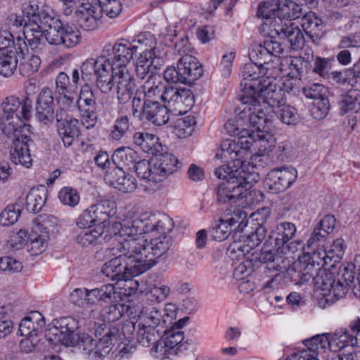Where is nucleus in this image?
Instances as JSON below:
<instances>
[{"label": "nucleus", "mask_w": 360, "mask_h": 360, "mask_svg": "<svg viewBox=\"0 0 360 360\" xmlns=\"http://www.w3.org/2000/svg\"><path fill=\"white\" fill-rule=\"evenodd\" d=\"M105 179L111 186L124 193L134 191L137 186L135 177L127 174L123 167H115L107 172Z\"/></svg>", "instance_id": "a878e982"}, {"label": "nucleus", "mask_w": 360, "mask_h": 360, "mask_svg": "<svg viewBox=\"0 0 360 360\" xmlns=\"http://www.w3.org/2000/svg\"><path fill=\"white\" fill-rule=\"evenodd\" d=\"M22 212L18 204L8 205L0 214V225L8 226L18 221Z\"/></svg>", "instance_id": "e2e57ef3"}, {"label": "nucleus", "mask_w": 360, "mask_h": 360, "mask_svg": "<svg viewBox=\"0 0 360 360\" xmlns=\"http://www.w3.org/2000/svg\"><path fill=\"white\" fill-rule=\"evenodd\" d=\"M241 102L240 109L241 112L236 120H229L224 124V129L226 132L233 136L238 138L242 137L243 135L248 136L249 131L252 128L251 123L249 122L248 116H245L243 102Z\"/></svg>", "instance_id": "e433bc0d"}, {"label": "nucleus", "mask_w": 360, "mask_h": 360, "mask_svg": "<svg viewBox=\"0 0 360 360\" xmlns=\"http://www.w3.org/2000/svg\"><path fill=\"white\" fill-rule=\"evenodd\" d=\"M31 127L18 129V132L13 134L5 135L8 138L12 139L10 145L9 157L11 161L14 165H21L22 166L30 168L32 165V158L29 149V142L31 141L30 135L31 134Z\"/></svg>", "instance_id": "4468645a"}, {"label": "nucleus", "mask_w": 360, "mask_h": 360, "mask_svg": "<svg viewBox=\"0 0 360 360\" xmlns=\"http://www.w3.org/2000/svg\"><path fill=\"white\" fill-rule=\"evenodd\" d=\"M244 113L248 116L252 127L249 134L245 136V139L250 142L249 149L253 148L255 150L269 155L276 146L274 135L264 129L266 124L271 120L260 107L256 108L255 110L250 109V112Z\"/></svg>", "instance_id": "1a4fd4ad"}, {"label": "nucleus", "mask_w": 360, "mask_h": 360, "mask_svg": "<svg viewBox=\"0 0 360 360\" xmlns=\"http://www.w3.org/2000/svg\"><path fill=\"white\" fill-rule=\"evenodd\" d=\"M275 114L281 122L288 125L295 124L299 120L297 110L285 103L276 110Z\"/></svg>", "instance_id": "338daca9"}, {"label": "nucleus", "mask_w": 360, "mask_h": 360, "mask_svg": "<svg viewBox=\"0 0 360 360\" xmlns=\"http://www.w3.org/2000/svg\"><path fill=\"white\" fill-rule=\"evenodd\" d=\"M269 162V155L257 150L251 155L247 163L243 160L240 170L237 172L246 181L248 186H252L259 180V172L268 165Z\"/></svg>", "instance_id": "6ab92c4d"}, {"label": "nucleus", "mask_w": 360, "mask_h": 360, "mask_svg": "<svg viewBox=\"0 0 360 360\" xmlns=\"http://www.w3.org/2000/svg\"><path fill=\"white\" fill-rule=\"evenodd\" d=\"M60 202L65 206L74 207L80 201L79 192L72 187L65 186L62 188L58 195Z\"/></svg>", "instance_id": "774afa93"}, {"label": "nucleus", "mask_w": 360, "mask_h": 360, "mask_svg": "<svg viewBox=\"0 0 360 360\" xmlns=\"http://www.w3.org/2000/svg\"><path fill=\"white\" fill-rule=\"evenodd\" d=\"M134 143L145 153L155 155L161 150V143L157 136L148 132H136L133 136Z\"/></svg>", "instance_id": "37998d69"}, {"label": "nucleus", "mask_w": 360, "mask_h": 360, "mask_svg": "<svg viewBox=\"0 0 360 360\" xmlns=\"http://www.w3.org/2000/svg\"><path fill=\"white\" fill-rule=\"evenodd\" d=\"M280 249L276 245L274 246L271 244L265 243L257 257L258 260L262 264H269V266L275 265L274 263L281 257Z\"/></svg>", "instance_id": "69168bd1"}, {"label": "nucleus", "mask_w": 360, "mask_h": 360, "mask_svg": "<svg viewBox=\"0 0 360 360\" xmlns=\"http://www.w3.org/2000/svg\"><path fill=\"white\" fill-rule=\"evenodd\" d=\"M274 32L277 36L283 34L289 41L293 50L302 49L304 44V37L297 25L293 22L287 23L274 27Z\"/></svg>", "instance_id": "72a5a7b5"}, {"label": "nucleus", "mask_w": 360, "mask_h": 360, "mask_svg": "<svg viewBox=\"0 0 360 360\" xmlns=\"http://www.w3.org/2000/svg\"><path fill=\"white\" fill-rule=\"evenodd\" d=\"M240 216L237 213L227 214L224 218L220 219L219 224L213 228L212 236L214 240L223 241L228 238L232 227L240 224Z\"/></svg>", "instance_id": "4c0bfd02"}, {"label": "nucleus", "mask_w": 360, "mask_h": 360, "mask_svg": "<svg viewBox=\"0 0 360 360\" xmlns=\"http://www.w3.org/2000/svg\"><path fill=\"white\" fill-rule=\"evenodd\" d=\"M174 221L162 213L144 214L136 217L135 213L120 214L112 223V233L117 237L127 238L122 245L123 251L136 258L143 272L158 262V259L168 251L172 244L169 233Z\"/></svg>", "instance_id": "f257e3e1"}, {"label": "nucleus", "mask_w": 360, "mask_h": 360, "mask_svg": "<svg viewBox=\"0 0 360 360\" xmlns=\"http://www.w3.org/2000/svg\"><path fill=\"white\" fill-rule=\"evenodd\" d=\"M32 112V101L27 97L22 100L15 96L6 98L1 104L0 129L4 135L18 132V129L31 127L28 121Z\"/></svg>", "instance_id": "423d86ee"}, {"label": "nucleus", "mask_w": 360, "mask_h": 360, "mask_svg": "<svg viewBox=\"0 0 360 360\" xmlns=\"http://www.w3.org/2000/svg\"><path fill=\"white\" fill-rule=\"evenodd\" d=\"M263 289H271L274 287L275 279L278 276L276 265L261 264L257 272Z\"/></svg>", "instance_id": "4d7b16f0"}, {"label": "nucleus", "mask_w": 360, "mask_h": 360, "mask_svg": "<svg viewBox=\"0 0 360 360\" xmlns=\"http://www.w3.org/2000/svg\"><path fill=\"white\" fill-rule=\"evenodd\" d=\"M154 160H141L135 163L134 169L140 179L148 181L159 182L156 178V169H154Z\"/></svg>", "instance_id": "6e6d98bb"}, {"label": "nucleus", "mask_w": 360, "mask_h": 360, "mask_svg": "<svg viewBox=\"0 0 360 360\" xmlns=\"http://www.w3.org/2000/svg\"><path fill=\"white\" fill-rule=\"evenodd\" d=\"M250 142L244 135L237 139L224 140L220 150L216 154L217 158L227 163H233V167H240L243 159L249 150Z\"/></svg>", "instance_id": "dca6fc26"}, {"label": "nucleus", "mask_w": 360, "mask_h": 360, "mask_svg": "<svg viewBox=\"0 0 360 360\" xmlns=\"http://www.w3.org/2000/svg\"><path fill=\"white\" fill-rule=\"evenodd\" d=\"M276 78L263 79V84L257 89L255 97L261 104V108L269 120L274 117L276 110L285 104V92L275 83Z\"/></svg>", "instance_id": "f8f14e48"}, {"label": "nucleus", "mask_w": 360, "mask_h": 360, "mask_svg": "<svg viewBox=\"0 0 360 360\" xmlns=\"http://www.w3.org/2000/svg\"><path fill=\"white\" fill-rule=\"evenodd\" d=\"M36 118L44 124L53 122L56 115L53 109V95L51 90L44 88L38 96L36 104Z\"/></svg>", "instance_id": "b1692460"}, {"label": "nucleus", "mask_w": 360, "mask_h": 360, "mask_svg": "<svg viewBox=\"0 0 360 360\" xmlns=\"http://www.w3.org/2000/svg\"><path fill=\"white\" fill-rule=\"evenodd\" d=\"M161 333L160 329L136 323V342L143 347H149L152 346V347H154L158 345Z\"/></svg>", "instance_id": "79ce46f5"}, {"label": "nucleus", "mask_w": 360, "mask_h": 360, "mask_svg": "<svg viewBox=\"0 0 360 360\" xmlns=\"http://www.w3.org/2000/svg\"><path fill=\"white\" fill-rule=\"evenodd\" d=\"M131 276L124 278L122 280L117 281L115 285L117 291V297L122 299L123 297H130L134 295L139 287L137 280L131 278Z\"/></svg>", "instance_id": "bf43d9fd"}, {"label": "nucleus", "mask_w": 360, "mask_h": 360, "mask_svg": "<svg viewBox=\"0 0 360 360\" xmlns=\"http://www.w3.org/2000/svg\"><path fill=\"white\" fill-rule=\"evenodd\" d=\"M319 253L314 252L312 255L309 253H304L299 257V261L297 268L300 273L301 279L307 281L311 278H314L318 272L321 270L319 262L315 259L319 257Z\"/></svg>", "instance_id": "473e14b6"}, {"label": "nucleus", "mask_w": 360, "mask_h": 360, "mask_svg": "<svg viewBox=\"0 0 360 360\" xmlns=\"http://www.w3.org/2000/svg\"><path fill=\"white\" fill-rule=\"evenodd\" d=\"M90 297L93 299L94 304L97 301L108 302L112 300H116L117 291L115 285L106 284L98 288L90 290Z\"/></svg>", "instance_id": "052dcab7"}, {"label": "nucleus", "mask_w": 360, "mask_h": 360, "mask_svg": "<svg viewBox=\"0 0 360 360\" xmlns=\"http://www.w3.org/2000/svg\"><path fill=\"white\" fill-rule=\"evenodd\" d=\"M162 101L179 114L186 113L193 105V96L187 88L166 86L162 95Z\"/></svg>", "instance_id": "f3484780"}, {"label": "nucleus", "mask_w": 360, "mask_h": 360, "mask_svg": "<svg viewBox=\"0 0 360 360\" xmlns=\"http://www.w3.org/2000/svg\"><path fill=\"white\" fill-rule=\"evenodd\" d=\"M195 119L192 115L179 118L175 122L174 132L179 138L191 136L194 130Z\"/></svg>", "instance_id": "680f3d73"}, {"label": "nucleus", "mask_w": 360, "mask_h": 360, "mask_svg": "<svg viewBox=\"0 0 360 360\" xmlns=\"http://www.w3.org/2000/svg\"><path fill=\"white\" fill-rule=\"evenodd\" d=\"M45 326L43 315L39 311L30 312L19 323V332L21 335H37L42 333Z\"/></svg>", "instance_id": "c756f323"}, {"label": "nucleus", "mask_w": 360, "mask_h": 360, "mask_svg": "<svg viewBox=\"0 0 360 360\" xmlns=\"http://www.w3.org/2000/svg\"><path fill=\"white\" fill-rule=\"evenodd\" d=\"M22 11L29 19L24 26L23 37L32 49H37L43 39V28L39 24L51 22L53 10L46 0H27L22 4Z\"/></svg>", "instance_id": "0eeeda50"}, {"label": "nucleus", "mask_w": 360, "mask_h": 360, "mask_svg": "<svg viewBox=\"0 0 360 360\" xmlns=\"http://www.w3.org/2000/svg\"><path fill=\"white\" fill-rule=\"evenodd\" d=\"M167 319L168 318H164L162 309L156 307H147L143 308L140 311L136 323L145 325L146 326H150L155 329H159L162 324H167Z\"/></svg>", "instance_id": "58836bf2"}, {"label": "nucleus", "mask_w": 360, "mask_h": 360, "mask_svg": "<svg viewBox=\"0 0 360 360\" xmlns=\"http://www.w3.org/2000/svg\"><path fill=\"white\" fill-rule=\"evenodd\" d=\"M22 49L15 48L0 49V74L4 77L11 76L17 68L19 56Z\"/></svg>", "instance_id": "7c9ffc66"}, {"label": "nucleus", "mask_w": 360, "mask_h": 360, "mask_svg": "<svg viewBox=\"0 0 360 360\" xmlns=\"http://www.w3.org/2000/svg\"><path fill=\"white\" fill-rule=\"evenodd\" d=\"M144 119L156 126L165 125L169 120L168 107L159 102H151L146 105L143 116Z\"/></svg>", "instance_id": "c9c22d12"}, {"label": "nucleus", "mask_w": 360, "mask_h": 360, "mask_svg": "<svg viewBox=\"0 0 360 360\" xmlns=\"http://www.w3.org/2000/svg\"><path fill=\"white\" fill-rule=\"evenodd\" d=\"M266 70L257 63L252 62L245 64L241 73L243 79L240 82L241 94L240 101L243 102L244 110L246 113L250 109L255 110L261 107L260 103L255 97L257 89L263 84V79L276 78V77H268Z\"/></svg>", "instance_id": "9d476101"}, {"label": "nucleus", "mask_w": 360, "mask_h": 360, "mask_svg": "<svg viewBox=\"0 0 360 360\" xmlns=\"http://www.w3.org/2000/svg\"><path fill=\"white\" fill-rule=\"evenodd\" d=\"M43 25L48 26L49 30H43V39L39 43L38 46L45 41L52 45L63 46V22L61 20L58 18L53 17L51 22L44 23Z\"/></svg>", "instance_id": "a18cd8bd"}, {"label": "nucleus", "mask_w": 360, "mask_h": 360, "mask_svg": "<svg viewBox=\"0 0 360 360\" xmlns=\"http://www.w3.org/2000/svg\"><path fill=\"white\" fill-rule=\"evenodd\" d=\"M181 83L192 84L203 75V69L195 56L181 57L178 60Z\"/></svg>", "instance_id": "4be33fe9"}, {"label": "nucleus", "mask_w": 360, "mask_h": 360, "mask_svg": "<svg viewBox=\"0 0 360 360\" xmlns=\"http://www.w3.org/2000/svg\"><path fill=\"white\" fill-rule=\"evenodd\" d=\"M82 80L91 81L94 75L96 77V86L105 94L111 93L114 88L113 68L108 59L102 54L96 58H89L80 67Z\"/></svg>", "instance_id": "9b49d317"}, {"label": "nucleus", "mask_w": 360, "mask_h": 360, "mask_svg": "<svg viewBox=\"0 0 360 360\" xmlns=\"http://www.w3.org/2000/svg\"><path fill=\"white\" fill-rule=\"evenodd\" d=\"M302 27L306 34L311 39L321 36L323 29V22L315 13L309 12L302 18Z\"/></svg>", "instance_id": "09e8293b"}, {"label": "nucleus", "mask_w": 360, "mask_h": 360, "mask_svg": "<svg viewBox=\"0 0 360 360\" xmlns=\"http://www.w3.org/2000/svg\"><path fill=\"white\" fill-rule=\"evenodd\" d=\"M304 345L314 354H321L326 349L340 350L348 346H360V321L352 323L350 330L340 329L333 334L316 335L303 341Z\"/></svg>", "instance_id": "39448f33"}, {"label": "nucleus", "mask_w": 360, "mask_h": 360, "mask_svg": "<svg viewBox=\"0 0 360 360\" xmlns=\"http://www.w3.org/2000/svg\"><path fill=\"white\" fill-rule=\"evenodd\" d=\"M276 65L279 70L274 72L276 77L281 74L283 77L294 79L307 70L309 67V58L305 60L302 56H295L284 59L281 62L276 59Z\"/></svg>", "instance_id": "5701e85b"}, {"label": "nucleus", "mask_w": 360, "mask_h": 360, "mask_svg": "<svg viewBox=\"0 0 360 360\" xmlns=\"http://www.w3.org/2000/svg\"><path fill=\"white\" fill-rule=\"evenodd\" d=\"M129 310V305L123 303H116L103 309L101 315L105 323H110L118 321Z\"/></svg>", "instance_id": "13d9d810"}, {"label": "nucleus", "mask_w": 360, "mask_h": 360, "mask_svg": "<svg viewBox=\"0 0 360 360\" xmlns=\"http://www.w3.org/2000/svg\"><path fill=\"white\" fill-rule=\"evenodd\" d=\"M111 225L109 231L105 230V226L96 224L94 227L82 229L76 236V241L82 247L98 245L109 242L114 237Z\"/></svg>", "instance_id": "412c9836"}, {"label": "nucleus", "mask_w": 360, "mask_h": 360, "mask_svg": "<svg viewBox=\"0 0 360 360\" xmlns=\"http://www.w3.org/2000/svg\"><path fill=\"white\" fill-rule=\"evenodd\" d=\"M25 50H22V56H19V71L22 76L30 77L38 71L41 65V59L37 56L25 53Z\"/></svg>", "instance_id": "8fccbe9b"}, {"label": "nucleus", "mask_w": 360, "mask_h": 360, "mask_svg": "<svg viewBox=\"0 0 360 360\" xmlns=\"http://www.w3.org/2000/svg\"><path fill=\"white\" fill-rule=\"evenodd\" d=\"M56 100L58 109L56 113L57 121L63 120V117H68V112H76L78 111V100L76 91L56 95Z\"/></svg>", "instance_id": "2f4dec72"}, {"label": "nucleus", "mask_w": 360, "mask_h": 360, "mask_svg": "<svg viewBox=\"0 0 360 360\" xmlns=\"http://www.w3.org/2000/svg\"><path fill=\"white\" fill-rule=\"evenodd\" d=\"M153 160L154 167H155L154 169H156L155 175L159 182L182 167V163L172 153H162Z\"/></svg>", "instance_id": "cd10ccee"}, {"label": "nucleus", "mask_w": 360, "mask_h": 360, "mask_svg": "<svg viewBox=\"0 0 360 360\" xmlns=\"http://www.w3.org/2000/svg\"><path fill=\"white\" fill-rule=\"evenodd\" d=\"M78 322L72 317H62L55 321L53 326L46 331L45 336L53 342H60L66 346L79 345L81 348L82 336L84 333H76Z\"/></svg>", "instance_id": "ddd939ff"}, {"label": "nucleus", "mask_w": 360, "mask_h": 360, "mask_svg": "<svg viewBox=\"0 0 360 360\" xmlns=\"http://www.w3.org/2000/svg\"><path fill=\"white\" fill-rule=\"evenodd\" d=\"M26 41L23 32L15 36L6 28L0 30V49H27Z\"/></svg>", "instance_id": "603ef678"}, {"label": "nucleus", "mask_w": 360, "mask_h": 360, "mask_svg": "<svg viewBox=\"0 0 360 360\" xmlns=\"http://www.w3.org/2000/svg\"><path fill=\"white\" fill-rule=\"evenodd\" d=\"M131 43L137 47V52L141 51L136 65L137 77L143 78L152 70H158L162 65L168 48L162 41H158L154 34L148 32H141Z\"/></svg>", "instance_id": "7ed1b4c3"}, {"label": "nucleus", "mask_w": 360, "mask_h": 360, "mask_svg": "<svg viewBox=\"0 0 360 360\" xmlns=\"http://www.w3.org/2000/svg\"><path fill=\"white\" fill-rule=\"evenodd\" d=\"M29 240L28 251L33 255H40L47 248L49 240V232L46 229L42 230L37 226L30 235Z\"/></svg>", "instance_id": "ea45409f"}, {"label": "nucleus", "mask_w": 360, "mask_h": 360, "mask_svg": "<svg viewBox=\"0 0 360 360\" xmlns=\"http://www.w3.org/2000/svg\"><path fill=\"white\" fill-rule=\"evenodd\" d=\"M58 132L65 146H72L79 134V120L72 116L63 117V120L57 121Z\"/></svg>", "instance_id": "f704fd0d"}, {"label": "nucleus", "mask_w": 360, "mask_h": 360, "mask_svg": "<svg viewBox=\"0 0 360 360\" xmlns=\"http://www.w3.org/2000/svg\"><path fill=\"white\" fill-rule=\"evenodd\" d=\"M155 70H152L143 78L138 77L142 80L146 79L141 85V90L144 98L150 102H158L159 98L162 101V95L166 88L161 81L160 76L155 74Z\"/></svg>", "instance_id": "bb28decb"}, {"label": "nucleus", "mask_w": 360, "mask_h": 360, "mask_svg": "<svg viewBox=\"0 0 360 360\" xmlns=\"http://www.w3.org/2000/svg\"><path fill=\"white\" fill-rule=\"evenodd\" d=\"M296 231L297 229L294 224L283 222L275 227L271 237L274 239L276 246L282 247L295 236Z\"/></svg>", "instance_id": "de8ad7c7"}, {"label": "nucleus", "mask_w": 360, "mask_h": 360, "mask_svg": "<svg viewBox=\"0 0 360 360\" xmlns=\"http://www.w3.org/2000/svg\"><path fill=\"white\" fill-rule=\"evenodd\" d=\"M251 188L252 185L248 186L242 176H231L219 184L217 191V200L222 204L229 202L231 205L241 208L262 201V193Z\"/></svg>", "instance_id": "20e7f679"}, {"label": "nucleus", "mask_w": 360, "mask_h": 360, "mask_svg": "<svg viewBox=\"0 0 360 360\" xmlns=\"http://www.w3.org/2000/svg\"><path fill=\"white\" fill-rule=\"evenodd\" d=\"M47 198V191L44 187L32 188L26 196V208L32 212H39Z\"/></svg>", "instance_id": "3c124183"}, {"label": "nucleus", "mask_w": 360, "mask_h": 360, "mask_svg": "<svg viewBox=\"0 0 360 360\" xmlns=\"http://www.w3.org/2000/svg\"><path fill=\"white\" fill-rule=\"evenodd\" d=\"M297 172L292 167H283L271 169L267 174L264 184L272 193L285 191L297 179Z\"/></svg>", "instance_id": "a211bd4d"}, {"label": "nucleus", "mask_w": 360, "mask_h": 360, "mask_svg": "<svg viewBox=\"0 0 360 360\" xmlns=\"http://www.w3.org/2000/svg\"><path fill=\"white\" fill-rule=\"evenodd\" d=\"M136 328L132 322L125 323L122 326V332L118 324L104 323L98 326L95 329L94 340L91 335L84 333L82 336L81 348L92 360H100L110 353L115 345L123 338H131V333Z\"/></svg>", "instance_id": "f03ea898"}, {"label": "nucleus", "mask_w": 360, "mask_h": 360, "mask_svg": "<svg viewBox=\"0 0 360 360\" xmlns=\"http://www.w3.org/2000/svg\"><path fill=\"white\" fill-rule=\"evenodd\" d=\"M114 88L111 92H116L120 103L129 101L135 90L134 79L128 68L113 70Z\"/></svg>", "instance_id": "aec40b11"}, {"label": "nucleus", "mask_w": 360, "mask_h": 360, "mask_svg": "<svg viewBox=\"0 0 360 360\" xmlns=\"http://www.w3.org/2000/svg\"><path fill=\"white\" fill-rule=\"evenodd\" d=\"M341 115L347 113H357L360 111V91L354 89L342 95L339 101Z\"/></svg>", "instance_id": "49530a36"}, {"label": "nucleus", "mask_w": 360, "mask_h": 360, "mask_svg": "<svg viewBox=\"0 0 360 360\" xmlns=\"http://www.w3.org/2000/svg\"><path fill=\"white\" fill-rule=\"evenodd\" d=\"M137 53V47L126 39H120L113 45H105L102 56H105L113 68V70L127 67Z\"/></svg>", "instance_id": "2eb2a0df"}, {"label": "nucleus", "mask_w": 360, "mask_h": 360, "mask_svg": "<svg viewBox=\"0 0 360 360\" xmlns=\"http://www.w3.org/2000/svg\"><path fill=\"white\" fill-rule=\"evenodd\" d=\"M184 340V333L180 330H171L166 331L163 336L160 335V340L151 352L165 354L171 349H173Z\"/></svg>", "instance_id": "c03bdc74"}, {"label": "nucleus", "mask_w": 360, "mask_h": 360, "mask_svg": "<svg viewBox=\"0 0 360 360\" xmlns=\"http://www.w3.org/2000/svg\"><path fill=\"white\" fill-rule=\"evenodd\" d=\"M271 58L264 43L255 44L250 52V60L263 67V70H266L265 72L268 73V77H276L274 72L279 70L276 65V61L270 62Z\"/></svg>", "instance_id": "c85d7f7f"}, {"label": "nucleus", "mask_w": 360, "mask_h": 360, "mask_svg": "<svg viewBox=\"0 0 360 360\" xmlns=\"http://www.w3.org/2000/svg\"><path fill=\"white\" fill-rule=\"evenodd\" d=\"M336 274L337 269L333 266L328 270L321 269L314 278L316 287L325 292L323 295L327 303L331 304L337 300L333 296V290L337 283Z\"/></svg>", "instance_id": "393cba45"}, {"label": "nucleus", "mask_w": 360, "mask_h": 360, "mask_svg": "<svg viewBox=\"0 0 360 360\" xmlns=\"http://www.w3.org/2000/svg\"><path fill=\"white\" fill-rule=\"evenodd\" d=\"M338 278L335 287L333 290V296L335 300L344 297L347 292L349 288L352 287V283L354 279V273L350 266L340 267L337 271Z\"/></svg>", "instance_id": "a19ab883"}, {"label": "nucleus", "mask_w": 360, "mask_h": 360, "mask_svg": "<svg viewBox=\"0 0 360 360\" xmlns=\"http://www.w3.org/2000/svg\"><path fill=\"white\" fill-rule=\"evenodd\" d=\"M273 2H275L274 0H267L262 2L257 8V15L265 20L263 24L264 31L267 27L269 29L274 27V22H273V20L276 18V4L274 5Z\"/></svg>", "instance_id": "5fc2aeb1"}, {"label": "nucleus", "mask_w": 360, "mask_h": 360, "mask_svg": "<svg viewBox=\"0 0 360 360\" xmlns=\"http://www.w3.org/2000/svg\"><path fill=\"white\" fill-rule=\"evenodd\" d=\"M137 153L130 148H119L112 155V161L116 167L130 169L135 165Z\"/></svg>", "instance_id": "864d4df0"}, {"label": "nucleus", "mask_w": 360, "mask_h": 360, "mask_svg": "<svg viewBox=\"0 0 360 360\" xmlns=\"http://www.w3.org/2000/svg\"><path fill=\"white\" fill-rule=\"evenodd\" d=\"M63 46L72 48L78 44L81 40V34L77 27L63 23L62 29Z\"/></svg>", "instance_id": "0e129e2a"}, {"label": "nucleus", "mask_w": 360, "mask_h": 360, "mask_svg": "<svg viewBox=\"0 0 360 360\" xmlns=\"http://www.w3.org/2000/svg\"><path fill=\"white\" fill-rule=\"evenodd\" d=\"M117 244L112 248L113 255H117L113 259L105 262L101 272L106 277L113 281H120L128 276H137L143 274V270L136 258H131V254L123 251L122 245L128 242L127 238L114 236Z\"/></svg>", "instance_id": "6e6552de"}]
</instances>
